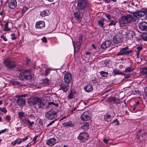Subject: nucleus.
I'll list each match as a JSON object with an SVG mask.
<instances>
[{"instance_id":"1","label":"nucleus","mask_w":147,"mask_h":147,"mask_svg":"<svg viewBox=\"0 0 147 147\" xmlns=\"http://www.w3.org/2000/svg\"><path fill=\"white\" fill-rule=\"evenodd\" d=\"M19 78L22 80H28V78H30V72L29 70L28 69L21 70L20 71Z\"/></svg>"},{"instance_id":"2","label":"nucleus","mask_w":147,"mask_h":147,"mask_svg":"<svg viewBox=\"0 0 147 147\" xmlns=\"http://www.w3.org/2000/svg\"><path fill=\"white\" fill-rule=\"evenodd\" d=\"M124 31L120 30L119 33L117 34L113 38V42L116 44L120 43L123 40L124 35L125 34Z\"/></svg>"},{"instance_id":"3","label":"nucleus","mask_w":147,"mask_h":147,"mask_svg":"<svg viewBox=\"0 0 147 147\" xmlns=\"http://www.w3.org/2000/svg\"><path fill=\"white\" fill-rule=\"evenodd\" d=\"M30 102L33 105H37L39 108L42 107L44 105L42 100L37 97L32 98L31 99Z\"/></svg>"},{"instance_id":"4","label":"nucleus","mask_w":147,"mask_h":147,"mask_svg":"<svg viewBox=\"0 0 147 147\" xmlns=\"http://www.w3.org/2000/svg\"><path fill=\"white\" fill-rule=\"evenodd\" d=\"M4 63L6 67L11 70L14 69L16 67L15 63L13 61L8 59L4 60Z\"/></svg>"},{"instance_id":"5","label":"nucleus","mask_w":147,"mask_h":147,"mask_svg":"<svg viewBox=\"0 0 147 147\" xmlns=\"http://www.w3.org/2000/svg\"><path fill=\"white\" fill-rule=\"evenodd\" d=\"M45 115L47 119L52 120L56 117L57 113L54 111H49L46 113Z\"/></svg>"},{"instance_id":"6","label":"nucleus","mask_w":147,"mask_h":147,"mask_svg":"<svg viewBox=\"0 0 147 147\" xmlns=\"http://www.w3.org/2000/svg\"><path fill=\"white\" fill-rule=\"evenodd\" d=\"M87 5L86 0H79L78 1L77 7L78 10L83 9L86 7Z\"/></svg>"},{"instance_id":"7","label":"nucleus","mask_w":147,"mask_h":147,"mask_svg":"<svg viewBox=\"0 0 147 147\" xmlns=\"http://www.w3.org/2000/svg\"><path fill=\"white\" fill-rule=\"evenodd\" d=\"M121 31H125V34L124 35V36H125L127 38L131 39L133 38V36L135 35V33L134 31L131 30H127L126 29H124L121 30Z\"/></svg>"},{"instance_id":"8","label":"nucleus","mask_w":147,"mask_h":147,"mask_svg":"<svg viewBox=\"0 0 147 147\" xmlns=\"http://www.w3.org/2000/svg\"><path fill=\"white\" fill-rule=\"evenodd\" d=\"M89 135L86 132H81L78 136V139L81 142H84L88 138Z\"/></svg>"},{"instance_id":"9","label":"nucleus","mask_w":147,"mask_h":147,"mask_svg":"<svg viewBox=\"0 0 147 147\" xmlns=\"http://www.w3.org/2000/svg\"><path fill=\"white\" fill-rule=\"evenodd\" d=\"M90 115L88 111L84 112L81 116V119L83 121L89 120L91 119Z\"/></svg>"},{"instance_id":"10","label":"nucleus","mask_w":147,"mask_h":147,"mask_svg":"<svg viewBox=\"0 0 147 147\" xmlns=\"http://www.w3.org/2000/svg\"><path fill=\"white\" fill-rule=\"evenodd\" d=\"M71 75L69 73H66L64 76V80L65 83L69 84L71 81Z\"/></svg>"},{"instance_id":"11","label":"nucleus","mask_w":147,"mask_h":147,"mask_svg":"<svg viewBox=\"0 0 147 147\" xmlns=\"http://www.w3.org/2000/svg\"><path fill=\"white\" fill-rule=\"evenodd\" d=\"M75 19L79 23H80L82 20V16L81 15L80 12L79 10L76 12L74 13Z\"/></svg>"},{"instance_id":"12","label":"nucleus","mask_w":147,"mask_h":147,"mask_svg":"<svg viewBox=\"0 0 147 147\" xmlns=\"http://www.w3.org/2000/svg\"><path fill=\"white\" fill-rule=\"evenodd\" d=\"M112 42L111 40H107L104 42L100 45L101 48L103 49L109 47L110 46Z\"/></svg>"},{"instance_id":"13","label":"nucleus","mask_w":147,"mask_h":147,"mask_svg":"<svg viewBox=\"0 0 147 147\" xmlns=\"http://www.w3.org/2000/svg\"><path fill=\"white\" fill-rule=\"evenodd\" d=\"M68 84L65 82L61 84L60 85V89L62 90L64 92H67L68 90L69 87Z\"/></svg>"},{"instance_id":"14","label":"nucleus","mask_w":147,"mask_h":147,"mask_svg":"<svg viewBox=\"0 0 147 147\" xmlns=\"http://www.w3.org/2000/svg\"><path fill=\"white\" fill-rule=\"evenodd\" d=\"M139 28L142 30H147V23L143 22L140 23L139 24Z\"/></svg>"},{"instance_id":"15","label":"nucleus","mask_w":147,"mask_h":147,"mask_svg":"<svg viewBox=\"0 0 147 147\" xmlns=\"http://www.w3.org/2000/svg\"><path fill=\"white\" fill-rule=\"evenodd\" d=\"M17 5V1L16 0H10L8 2V6L11 9L15 8Z\"/></svg>"},{"instance_id":"16","label":"nucleus","mask_w":147,"mask_h":147,"mask_svg":"<svg viewBox=\"0 0 147 147\" xmlns=\"http://www.w3.org/2000/svg\"><path fill=\"white\" fill-rule=\"evenodd\" d=\"M45 26V24L44 22L40 21L36 22V24L35 27L36 28L41 29L44 28Z\"/></svg>"},{"instance_id":"17","label":"nucleus","mask_w":147,"mask_h":147,"mask_svg":"<svg viewBox=\"0 0 147 147\" xmlns=\"http://www.w3.org/2000/svg\"><path fill=\"white\" fill-rule=\"evenodd\" d=\"M145 15V13L144 12L138 11L135 12L134 13V16H135L136 18H139L144 16Z\"/></svg>"},{"instance_id":"18","label":"nucleus","mask_w":147,"mask_h":147,"mask_svg":"<svg viewBox=\"0 0 147 147\" xmlns=\"http://www.w3.org/2000/svg\"><path fill=\"white\" fill-rule=\"evenodd\" d=\"M11 23L9 22H7L5 24L4 26V31H7L11 30Z\"/></svg>"},{"instance_id":"19","label":"nucleus","mask_w":147,"mask_h":147,"mask_svg":"<svg viewBox=\"0 0 147 147\" xmlns=\"http://www.w3.org/2000/svg\"><path fill=\"white\" fill-rule=\"evenodd\" d=\"M128 22L129 23L131 22H134L136 21V18L134 16L131 15H128L126 16Z\"/></svg>"},{"instance_id":"20","label":"nucleus","mask_w":147,"mask_h":147,"mask_svg":"<svg viewBox=\"0 0 147 147\" xmlns=\"http://www.w3.org/2000/svg\"><path fill=\"white\" fill-rule=\"evenodd\" d=\"M17 103L20 106H24L26 103V101L23 98H19L17 101Z\"/></svg>"},{"instance_id":"21","label":"nucleus","mask_w":147,"mask_h":147,"mask_svg":"<svg viewBox=\"0 0 147 147\" xmlns=\"http://www.w3.org/2000/svg\"><path fill=\"white\" fill-rule=\"evenodd\" d=\"M56 143L55 139L54 138H51L47 140L46 144L49 146H51L53 145Z\"/></svg>"},{"instance_id":"22","label":"nucleus","mask_w":147,"mask_h":147,"mask_svg":"<svg viewBox=\"0 0 147 147\" xmlns=\"http://www.w3.org/2000/svg\"><path fill=\"white\" fill-rule=\"evenodd\" d=\"M129 48L128 47H126L122 48L120 51L117 53L118 56L124 55L125 52L128 50Z\"/></svg>"},{"instance_id":"23","label":"nucleus","mask_w":147,"mask_h":147,"mask_svg":"<svg viewBox=\"0 0 147 147\" xmlns=\"http://www.w3.org/2000/svg\"><path fill=\"white\" fill-rule=\"evenodd\" d=\"M126 16L123 17L120 21V24L121 26L122 24H125L128 23Z\"/></svg>"},{"instance_id":"24","label":"nucleus","mask_w":147,"mask_h":147,"mask_svg":"<svg viewBox=\"0 0 147 147\" xmlns=\"http://www.w3.org/2000/svg\"><path fill=\"white\" fill-rule=\"evenodd\" d=\"M85 91L88 92H92L93 90L92 86L90 85H88L84 88Z\"/></svg>"},{"instance_id":"25","label":"nucleus","mask_w":147,"mask_h":147,"mask_svg":"<svg viewBox=\"0 0 147 147\" xmlns=\"http://www.w3.org/2000/svg\"><path fill=\"white\" fill-rule=\"evenodd\" d=\"M62 125L65 127H72L74 126V124L71 121L65 122L63 123Z\"/></svg>"},{"instance_id":"26","label":"nucleus","mask_w":147,"mask_h":147,"mask_svg":"<svg viewBox=\"0 0 147 147\" xmlns=\"http://www.w3.org/2000/svg\"><path fill=\"white\" fill-rule=\"evenodd\" d=\"M89 124L88 122H85L84 125L81 127V128L85 130H87L89 128Z\"/></svg>"},{"instance_id":"27","label":"nucleus","mask_w":147,"mask_h":147,"mask_svg":"<svg viewBox=\"0 0 147 147\" xmlns=\"http://www.w3.org/2000/svg\"><path fill=\"white\" fill-rule=\"evenodd\" d=\"M22 142V140H21L20 138H18L15 140L14 142H12L11 144L13 145V146H14L15 145L17 144H19Z\"/></svg>"},{"instance_id":"28","label":"nucleus","mask_w":147,"mask_h":147,"mask_svg":"<svg viewBox=\"0 0 147 147\" xmlns=\"http://www.w3.org/2000/svg\"><path fill=\"white\" fill-rule=\"evenodd\" d=\"M25 121L29 126H32L34 124V122L30 121L28 118L25 119Z\"/></svg>"},{"instance_id":"29","label":"nucleus","mask_w":147,"mask_h":147,"mask_svg":"<svg viewBox=\"0 0 147 147\" xmlns=\"http://www.w3.org/2000/svg\"><path fill=\"white\" fill-rule=\"evenodd\" d=\"M115 98L113 97H110L107 100V102H109L110 103H114Z\"/></svg>"},{"instance_id":"30","label":"nucleus","mask_w":147,"mask_h":147,"mask_svg":"<svg viewBox=\"0 0 147 147\" xmlns=\"http://www.w3.org/2000/svg\"><path fill=\"white\" fill-rule=\"evenodd\" d=\"M113 72L115 75H116L123 74V71L122 72L120 71L119 70L115 69H113Z\"/></svg>"},{"instance_id":"31","label":"nucleus","mask_w":147,"mask_h":147,"mask_svg":"<svg viewBox=\"0 0 147 147\" xmlns=\"http://www.w3.org/2000/svg\"><path fill=\"white\" fill-rule=\"evenodd\" d=\"M50 83V80L47 78H45L43 80V85L44 86H47L49 85Z\"/></svg>"},{"instance_id":"32","label":"nucleus","mask_w":147,"mask_h":147,"mask_svg":"<svg viewBox=\"0 0 147 147\" xmlns=\"http://www.w3.org/2000/svg\"><path fill=\"white\" fill-rule=\"evenodd\" d=\"M82 36L80 35L79 37L78 40H77V41L76 42V44L78 46H80V43L82 41Z\"/></svg>"},{"instance_id":"33","label":"nucleus","mask_w":147,"mask_h":147,"mask_svg":"<svg viewBox=\"0 0 147 147\" xmlns=\"http://www.w3.org/2000/svg\"><path fill=\"white\" fill-rule=\"evenodd\" d=\"M49 12L48 11H43L40 13V15L42 17H45V16H48Z\"/></svg>"},{"instance_id":"34","label":"nucleus","mask_w":147,"mask_h":147,"mask_svg":"<svg viewBox=\"0 0 147 147\" xmlns=\"http://www.w3.org/2000/svg\"><path fill=\"white\" fill-rule=\"evenodd\" d=\"M141 73L142 74H145L147 75V68L144 67L142 68L141 70Z\"/></svg>"},{"instance_id":"35","label":"nucleus","mask_w":147,"mask_h":147,"mask_svg":"<svg viewBox=\"0 0 147 147\" xmlns=\"http://www.w3.org/2000/svg\"><path fill=\"white\" fill-rule=\"evenodd\" d=\"M104 119L107 121H109L111 120V116L109 115H106L104 116Z\"/></svg>"},{"instance_id":"36","label":"nucleus","mask_w":147,"mask_h":147,"mask_svg":"<svg viewBox=\"0 0 147 147\" xmlns=\"http://www.w3.org/2000/svg\"><path fill=\"white\" fill-rule=\"evenodd\" d=\"M142 39L144 40L147 41V33H144L141 36Z\"/></svg>"},{"instance_id":"37","label":"nucleus","mask_w":147,"mask_h":147,"mask_svg":"<svg viewBox=\"0 0 147 147\" xmlns=\"http://www.w3.org/2000/svg\"><path fill=\"white\" fill-rule=\"evenodd\" d=\"M100 73L101 76L103 77H107L108 75L107 72L103 71H100Z\"/></svg>"},{"instance_id":"38","label":"nucleus","mask_w":147,"mask_h":147,"mask_svg":"<svg viewBox=\"0 0 147 147\" xmlns=\"http://www.w3.org/2000/svg\"><path fill=\"white\" fill-rule=\"evenodd\" d=\"M51 105H54L56 106L57 107L58 106L57 103H55L54 102H50L48 103V107H51V106H50Z\"/></svg>"},{"instance_id":"39","label":"nucleus","mask_w":147,"mask_h":147,"mask_svg":"<svg viewBox=\"0 0 147 147\" xmlns=\"http://www.w3.org/2000/svg\"><path fill=\"white\" fill-rule=\"evenodd\" d=\"M132 50L126 51L125 52V53L124 54V55L131 56L132 55V54H131V53L132 52Z\"/></svg>"},{"instance_id":"40","label":"nucleus","mask_w":147,"mask_h":147,"mask_svg":"<svg viewBox=\"0 0 147 147\" xmlns=\"http://www.w3.org/2000/svg\"><path fill=\"white\" fill-rule=\"evenodd\" d=\"M68 97L69 99H72L73 98V94L72 90H71V92L68 96Z\"/></svg>"},{"instance_id":"41","label":"nucleus","mask_w":147,"mask_h":147,"mask_svg":"<svg viewBox=\"0 0 147 147\" xmlns=\"http://www.w3.org/2000/svg\"><path fill=\"white\" fill-rule=\"evenodd\" d=\"M92 82L93 84H96L98 83V80L96 78H94L92 80Z\"/></svg>"},{"instance_id":"42","label":"nucleus","mask_w":147,"mask_h":147,"mask_svg":"<svg viewBox=\"0 0 147 147\" xmlns=\"http://www.w3.org/2000/svg\"><path fill=\"white\" fill-rule=\"evenodd\" d=\"M116 22L113 20H111L110 21V23L109 24V26H115L116 25Z\"/></svg>"},{"instance_id":"43","label":"nucleus","mask_w":147,"mask_h":147,"mask_svg":"<svg viewBox=\"0 0 147 147\" xmlns=\"http://www.w3.org/2000/svg\"><path fill=\"white\" fill-rule=\"evenodd\" d=\"M104 20H101L98 21V23L99 25H100L101 27H103L104 25Z\"/></svg>"},{"instance_id":"44","label":"nucleus","mask_w":147,"mask_h":147,"mask_svg":"<svg viewBox=\"0 0 147 147\" xmlns=\"http://www.w3.org/2000/svg\"><path fill=\"white\" fill-rule=\"evenodd\" d=\"M133 71V69L129 67H128L125 69V71L126 73L130 72Z\"/></svg>"},{"instance_id":"45","label":"nucleus","mask_w":147,"mask_h":147,"mask_svg":"<svg viewBox=\"0 0 147 147\" xmlns=\"http://www.w3.org/2000/svg\"><path fill=\"white\" fill-rule=\"evenodd\" d=\"M0 111L1 112H4L5 113H6L7 112V110L5 108H0Z\"/></svg>"},{"instance_id":"46","label":"nucleus","mask_w":147,"mask_h":147,"mask_svg":"<svg viewBox=\"0 0 147 147\" xmlns=\"http://www.w3.org/2000/svg\"><path fill=\"white\" fill-rule=\"evenodd\" d=\"M11 36H12V37L11 38V39L12 40H16L17 37L16 36H15V34H11Z\"/></svg>"},{"instance_id":"47","label":"nucleus","mask_w":147,"mask_h":147,"mask_svg":"<svg viewBox=\"0 0 147 147\" xmlns=\"http://www.w3.org/2000/svg\"><path fill=\"white\" fill-rule=\"evenodd\" d=\"M114 103L116 104H119L120 103V99H117L115 98V100L114 101Z\"/></svg>"},{"instance_id":"48","label":"nucleus","mask_w":147,"mask_h":147,"mask_svg":"<svg viewBox=\"0 0 147 147\" xmlns=\"http://www.w3.org/2000/svg\"><path fill=\"white\" fill-rule=\"evenodd\" d=\"M51 70L49 69H47L45 70V74L46 75H47L49 74Z\"/></svg>"},{"instance_id":"49","label":"nucleus","mask_w":147,"mask_h":147,"mask_svg":"<svg viewBox=\"0 0 147 147\" xmlns=\"http://www.w3.org/2000/svg\"><path fill=\"white\" fill-rule=\"evenodd\" d=\"M105 17L108 19H111V16L110 15L105 14Z\"/></svg>"},{"instance_id":"50","label":"nucleus","mask_w":147,"mask_h":147,"mask_svg":"<svg viewBox=\"0 0 147 147\" xmlns=\"http://www.w3.org/2000/svg\"><path fill=\"white\" fill-rule=\"evenodd\" d=\"M143 47L142 46H139L137 47V49L138 50V51H140L142 49Z\"/></svg>"},{"instance_id":"51","label":"nucleus","mask_w":147,"mask_h":147,"mask_svg":"<svg viewBox=\"0 0 147 147\" xmlns=\"http://www.w3.org/2000/svg\"><path fill=\"white\" fill-rule=\"evenodd\" d=\"M113 123H115V122H116L117 123L116 124H115V125H118L119 124V122L118 121V120H117V119H115V120H114L113 121Z\"/></svg>"},{"instance_id":"52","label":"nucleus","mask_w":147,"mask_h":147,"mask_svg":"<svg viewBox=\"0 0 147 147\" xmlns=\"http://www.w3.org/2000/svg\"><path fill=\"white\" fill-rule=\"evenodd\" d=\"M42 41L43 42H47V38L45 37H43L42 39Z\"/></svg>"},{"instance_id":"53","label":"nucleus","mask_w":147,"mask_h":147,"mask_svg":"<svg viewBox=\"0 0 147 147\" xmlns=\"http://www.w3.org/2000/svg\"><path fill=\"white\" fill-rule=\"evenodd\" d=\"M7 130V129H5L3 130H1L0 131V135L2 133H3L5 132V131Z\"/></svg>"},{"instance_id":"54","label":"nucleus","mask_w":147,"mask_h":147,"mask_svg":"<svg viewBox=\"0 0 147 147\" xmlns=\"http://www.w3.org/2000/svg\"><path fill=\"white\" fill-rule=\"evenodd\" d=\"M55 121V120H54L51 121L47 126V127H48L49 126L53 124Z\"/></svg>"},{"instance_id":"55","label":"nucleus","mask_w":147,"mask_h":147,"mask_svg":"<svg viewBox=\"0 0 147 147\" xmlns=\"http://www.w3.org/2000/svg\"><path fill=\"white\" fill-rule=\"evenodd\" d=\"M1 38H3V40L5 41H6L7 40V39L6 38V37L4 36L3 35L1 36Z\"/></svg>"},{"instance_id":"56","label":"nucleus","mask_w":147,"mask_h":147,"mask_svg":"<svg viewBox=\"0 0 147 147\" xmlns=\"http://www.w3.org/2000/svg\"><path fill=\"white\" fill-rule=\"evenodd\" d=\"M6 119L8 121L11 120V118L10 115H7L5 117Z\"/></svg>"},{"instance_id":"57","label":"nucleus","mask_w":147,"mask_h":147,"mask_svg":"<svg viewBox=\"0 0 147 147\" xmlns=\"http://www.w3.org/2000/svg\"><path fill=\"white\" fill-rule=\"evenodd\" d=\"M19 115L20 117H23L24 115V113H23V112H19Z\"/></svg>"},{"instance_id":"58","label":"nucleus","mask_w":147,"mask_h":147,"mask_svg":"<svg viewBox=\"0 0 147 147\" xmlns=\"http://www.w3.org/2000/svg\"><path fill=\"white\" fill-rule=\"evenodd\" d=\"M27 10V9L26 7H23L22 9V12H25Z\"/></svg>"},{"instance_id":"59","label":"nucleus","mask_w":147,"mask_h":147,"mask_svg":"<svg viewBox=\"0 0 147 147\" xmlns=\"http://www.w3.org/2000/svg\"><path fill=\"white\" fill-rule=\"evenodd\" d=\"M38 136L36 135L34 137L33 139V141H34V143L35 142L37 139V138Z\"/></svg>"},{"instance_id":"60","label":"nucleus","mask_w":147,"mask_h":147,"mask_svg":"<svg viewBox=\"0 0 147 147\" xmlns=\"http://www.w3.org/2000/svg\"><path fill=\"white\" fill-rule=\"evenodd\" d=\"M28 136H27L25 137L24 138H23L21 140H22V141L24 142V141L26 140H27L28 139Z\"/></svg>"},{"instance_id":"61","label":"nucleus","mask_w":147,"mask_h":147,"mask_svg":"<svg viewBox=\"0 0 147 147\" xmlns=\"http://www.w3.org/2000/svg\"><path fill=\"white\" fill-rule=\"evenodd\" d=\"M144 93L146 96H147V87H146L144 90Z\"/></svg>"},{"instance_id":"62","label":"nucleus","mask_w":147,"mask_h":147,"mask_svg":"<svg viewBox=\"0 0 147 147\" xmlns=\"http://www.w3.org/2000/svg\"><path fill=\"white\" fill-rule=\"evenodd\" d=\"M13 84L14 85H18L19 84V82L18 81L14 82Z\"/></svg>"},{"instance_id":"63","label":"nucleus","mask_w":147,"mask_h":147,"mask_svg":"<svg viewBox=\"0 0 147 147\" xmlns=\"http://www.w3.org/2000/svg\"><path fill=\"white\" fill-rule=\"evenodd\" d=\"M136 105H133L132 107L133 110L134 111L136 109Z\"/></svg>"},{"instance_id":"64","label":"nucleus","mask_w":147,"mask_h":147,"mask_svg":"<svg viewBox=\"0 0 147 147\" xmlns=\"http://www.w3.org/2000/svg\"><path fill=\"white\" fill-rule=\"evenodd\" d=\"M109 140H108L104 138L103 139V141L105 143H107Z\"/></svg>"}]
</instances>
